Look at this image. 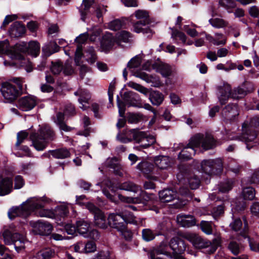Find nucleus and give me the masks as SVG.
I'll use <instances>...</instances> for the list:
<instances>
[{"instance_id":"nucleus-14","label":"nucleus","mask_w":259,"mask_h":259,"mask_svg":"<svg viewBox=\"0 0 259 259\" xmlns=\"http://www.w3.org/2000/svg\"><path fill=\"white\" fill-rule=\"evenodd\" d=\"M36 234L41 236H48L51 233L53 227L49 223L38 220L32 224Z\"/></svg>"},{"instance_id":"nucleus-38","label":"nucleus","mask_w":259,"mask_h":259,"mask_svg":"<svg viewBox=\"0 0 259 259\" xmlns=\"http://www.w3.org/2000/svg\"><path fill=\"white\" fill-rule=\"evenodd\" d=\"M133 36L132 34L130 32L126 30H121L116 33V42H130V39Z\"/></svg>"},{"instance_id":"nucleus-23","label":"nucleus","mask_w":259,"mask_h":259,"mask_svg":"<svg viewBox=\"0 0 259 259\" xmlns=\"http://www.w3.org/2000/svg\"><path fill=\"white\" fill-rule=\"evenodd\" d=\"M13 188V180L9 177L0 176V196H5L10 193Z\"/></svg>"},{"instance_id":"nucleus-3","label":"nucleus","mask_w":259,"mask_h":259,"mask_svg":"<svg viewBox=\"0 0 259 259\" xmlns=\"http://www.w3.org/2000/svg\"><path fill=\"white\" fill-rule=\"evenodd\" d=\"M135 17L139 20L133 23L132 30L137 33H142L147 38H151L154 32L150 28L152 23L149 12L146 10H138L135 12Z\"/></svg>"},{"instance_id":"nucleus-48","label":"nucleus","mask_w":259,"mask_h":259,"mask_svg":"<svg viewBox=\"0 0 259 259\" xmlns=\"http://www.w3.org/2000/svg\"><path fill=\"white\" fill-rule=\"evenodd\" d=\"M201 230L204 233L210 235L212 233V222L210 221H202L199 225Z\"/></svg>"},{"instance_id":"nucleus-25","label":"nucleus","mask_w":259,"mask_h":259,"mask_svg":"<svg viewBox=\"0 0 259 259\" xmlns=\"http://www.w3.org/2000/svg\"><path fill=\"white\" fill-rule=\"evenodd\" d=\"M146 96L148 97L151 104L154 106H158L160 105L164 100V95L158 91L149 90Z\"/></svg>"},{"instance_id":"nucleus-42","label":"nucleus","mask_w":259,"mask_h":259,"mask_svg":"<svg viewBox=\"0 0 259 259\" xmlns=\"http://www.w3.org/2000/svg\"><path fill=\"white\" fill-rule=\"evenodd\" d=\"M219 4L229 13L231 12L232 9L235 8L237 5L236 2L234 0H220Z\"/></svg>"},{"instance_id":"nucleus-55","label":"nucleus","mask_w":259,"mask_h":259,"mask_svg":"<svg viewBox=\"0 0 259 259\" xmlns=\"http://www.w3.org/2000/svg\"><path fill=\"white\" fill-rule=\"evenodd\" d=\"M108 166L109 168L113 169L114 173L115 175L122 177L123 172L122 171L121 165L118 163H115L112 160H111Z\"/></svg>"},{"instance_id":"nucleus-22","label":"nucleus","mask_w":259,"mask_h":259,"mask_svg":"<svg viewBox=\"0 0 259 259\" xmlns=\"http://www.w3.org/2000/svg\"><path fill=\"white\" fill-rule=\"evenodd\" d=\"M65 116V115L63 112H58L56 113V116L53 117V121L60 131L66 132H71L74 128L66 124L64 121Z\"/></svg>"},{"instance_id":"nucleus-1","label":"nucleus","mask_w":259,"mask_h":259,"mask_svg":"<svg viewBox=\"0 0 259 259\" xmlns=\"http://www.w3.org/2000/svg\"><path fill=\"white\" fill-rule=\"evenodd\" d=\"M56 137L54 130L49 125L44 126L37 132H32L29 136L32 142L31 146L38 151L44 150L49 142L54 141Z\"/></svg>"},{"instance_id":"nucleus-36","label":"nucleus","mask_w":259,"mask_h":259,"mask_svg":"<svg viewBox=\"0 0 259 259\" xmlns=\"http://www.w3.org/2000/svg\"><path fill=\"white\" fill-rule=\"evenodd\" d=\"M59 50L60 47L56 42L45 45L42 48V53L47 57L50 56Z\"/></svg>"},{"instance_id":"nucleus-44","label":"nucleus","mask_w":259,"mask_h":259,"mask_svg":"<svg viewBox=\"0 0 259 259\" xmlns=\"http://www.w3.org/2000/svg\"><path fill=\"white\" fill-rule=\"evenodd\" d=\"M233 181L232 180H227L221 183L219 185V190L222 193H226L233 188Z\"/></svg>"},{"instance_id":"nucleus-37","label":"nucleus","mask_w":259,"mask_h":259,"mask_svg":"<svg viewBox=\"0 0 259 259\" xmlns=\"http://www.w3.org/2000/svg\"><path fill=\"white\" fill-rule=\"evenodd\" d=\"M154 162L160 169H166L169 165L168 157L163 155H158L154 158Z\"/></svg>"},{"instance_id":"nucleus-20","label":"nucleus","mask_w":259,"mask_h":259,"mask_svg":"<svg viewBox=\"0 0 259 259\" xmlns=\"http://www.w3.org/2000/svg\"><path fill=\"white\" fill-rule=\"evenodd\" d=\"M95 3V0H83L81 8L78 9L80 19L82 21H85L88 17H90L93 13L90 11L91 8Z\"/></svg>"},{"instance_id":"nucleus-31","label":"nucleus","mask_w":259,"mask_h":259,"mask_svg":"<svg viewBox=\"0 0 259 259\" xmlns=\"http://www.w3.org/2000/svg\"><path fill=\"white\" fill-rule=\"evenodd\" d=\"M247 227H245L243 231L240 233V236L247 239L250 248L252 251L259 252V242H257L253 239L249 237L247 234Z\"/></svg>"},{"instance_id":"nucleus-13","label":"nucleus","mask_w":259,"mask_h":259,"mask_svg":"<svg viewBox=\"0 0 259 259\" xmlns=\"http://www.w3.org/2000/svg\"><path fill=\"white\" fill-rule=\"evenodd\" d=\"M27 44L21 42L15 44L12 50H11V57L13 59L22 60L24 59V54L27 53Z\"/></svg>"},{"instance_id":"nucleus-26","label":"nucleus","mask_w":259,"mask_h":259,"mask_svg":"<svg viewBox=\"0 0 259 259\" xmlns=\"http://www.w3.org/2000/svg\"><path fill=\"white\" fill-rule=\"evenodd\" d=\"M116 42V37H114L112 33L106 32L102 37L101 40V46L104 50L111 49Z\"/></svg>"},{"instance_id":"nucleus-62","label":"nucleus","mask_w":259,"mask_h":259,"mask_svg":"<svg viewBox=\"0 0 259 259\" xmlns=\"http://www.w3.org/2000/svg\"><path fill=\"white\" fill-rule=\"evenodd\" d=\"M243 193L245 199L252 200L255 197V190L252 187H246L243 189Z\"/></svg>"},{"instance_id":"nucleus-61","label":"nucleus","mask_w":259,"mask_h":259,"mask_svg":"<svg viewBox=\"0 0 259 259\" xmlns=\"http://www.w3.org/2000/svg\"><path fill=\"white\" fill-rule=\"evenodd\" d=\"M83 248L86 253L94 252L96 250V244L94 241L91 240L88 241L84 246L82 244H80Z\"/></svg>"},{"instance_id":"nucleus-51","label":"nucleus","mask_w":259,"mask_h":259,"mask_svg":"<svg viewBox=\"0 0 259 259\" xmlns=\"http://www.w3.org/2000/svg\"><path fill=\"white\" fill-rule=\"evenodd\" d=\"M209 22L213 27L217 28L224 27L228 24L223 19L218 18L209 19Z\"/></svg>"},{"instance_id":"nucleus-4","label":"nucleus","mask_w":259,"mask_h":259,"mask_svg":"<svg viewBox=\"0 0 259 259\" xmlns=\"http://www.w3.org/2000/svg\"><path fill=\"white\" fill-rule=\"evenodd\" d=\"M259 126V117H254L250 120V123H244L242 125V132L241 136H236L233 139L242 141L246 145V148L250 150L253 147L250 146L249 143L253 142L257 136L255 127Z\"/></svg>"},{"instance_id":"nucleus-35","label":"nucleus","mask_w":259,"mask_h":259,"mask_svg":"<svg viewBox=\"0 0 259 259\" xmlns=\"http://www.w3.org/2000/svg\"><path fill=\"white\" fill-rule=\"evenodd\" d=\"M40 44L37 41H30L27 44V54L36 57L40 53Z\"/></svg>"},{"instance_id":"nucleus-58","label":"nucleus","mask_w":259,"mask_h":259,"mask_svg":"<svg viewBox=\"0 0 259 259\" xmlns=\"http://www.w3.org/2000/svg\"><path fill=\"white\" fill-rule=\"evenodd\" d=\"M93 259H114L111 253L109 250H101L99 251Z\"/></svg>"},{"instance_id":"nucleus-46","label":"nucleus","mask_w":259,"mask_h":259,"mask_svg":"<svg viewBox=\"0 0 259 259\" xmlns=\"http://www.w3.org/2000/svg\"><path fill=\"white\" fill-rule=\"evenodd\" d=\"M156 236V234L155 232L150 229H144L142 231V238L146 242H149L153 240Z\"/></svg>"},{"instance_id":"nucleus-43","label":"nucleus","mask_w":259,"mask_h":259,"mask_svg":"<svg viewBox=\"0 0 259 259\" xmlns=\"http://www.w3.org/2000/svg\"><path fill=\"white\" fill-rule=\"evenodd\" d=\"M120 190L137 192L139 191V187L132 182H125L121 184L119 187Z\"/></svg>"},{"instance_id":"nucleus-17","label":"nucleus","mask_w":259,"mask_h":259,"mask_svg":"<svg viewBox=\"0 0 259 259\" xmlns=\"http://www.w3.org/2000/svg\"><path fill=\"white\" fill-rule=\"evenodd\" d=\"M8 32L11 37L18 38L22 37L25 34L26 28L22 22L15 21L11 24Z\"/></svg>"},{"instance_id":"nucleus-53","label":"nucleus","mask_w":259,"mask_h":259,"mask_svg":"<svg viewBox=\"0 0 259 259\" xmlns=\"http://www.w3.org/2000/svg\"><path fill=\"white\" fill-rule=\"evenodd\" d=\"M126 223L127 227V224H132L135 221V217L133 212L127 210L120 213Z\"/></svg>"},{"instance_id":"nucleus-54","label":"nucleus","mask_w":259,"mask_h":259,"mask_svg":"<svg viewBox=\"0 0 259 259\" xmlns=\"http://www.w3.org/2000/svg\"><path fill=\"white\" fill-rule=\"evenodd\" d=\"M63 113L67 117H72L76 114L75 106L71 103L65 105Z\"/></svg>"},{"instance_id":"nucleus-49","label":"nucleus","mask_w":259,"mask_h":259,"mask_svg":"<svg viewBox=\"0 0 259 259\" xmlns=\"http://www.w3.org/2000/svg\"><path fill=\"white\" fill-rule=\"evenodd\" d=\"M69 213L68 208L65 205L57 206L54 209V214L61 218H65Z\"/></svg>"},{"instance_id":"nucleus-29","label":"nucleus","mask_w":259,"mask_h":259,"mask_svg":"<svg viewBox=\"0 0 259 259\" xmlns=\"http://www.w3.org/2000/svg\"><path fill=\"white\" fill-rule=\"evenodd\" d=\"M178 224L183 227L194 226V217L192 215L179 214L177 217Z\"/></svg>"},{"instance_id":"nucleus-15","label":"nucleus","mask_w":259,"mask_h":259,"mask_svg":"<svg viewBox=\"0 0 259 259\" xmlns=\"http://www.w3.org/2000/svg\"><path fill=\"white\" fill-rule=\"evenodd\" d=\"M222 116L226 120L231 121L239 115L237 104H229L222 111Z\"/></svg>"},{"instance_id":"nucleus-33","label":"nucleus","mask_w":259,"mask_h":259,"mask_svg":"<svg viewBox=\"0 0 259 259\" xmlns=\"http://www.w3.org/2000/svg\"><path fill=\"white\" fill-rule=\"evenodd\" d=\"M56 255L54 249L51 248H42L36 254L37 259H52Z\"/></svg>"},{"instance_id":"nucleus-27","label":"nucleus","mask_w":259,"mask_h":259,"mask_svg":"<svg viewBox=\"0 0 259 259\" xmlns=\"http://www.w3.org/2000/svg\"><path fill=\"white\" fill-rule=\"evenodd\" d=\"M152 69L160 73L163 77L165 78L169 77L172 74L171 67L168 64H160L154 62L152 65Z\"/></svg>"},{"instance_id":"nucleus-50","label":"nucleus","mask_w":259,"mask_h":259,"mask_svg":"<svg viewBox=\"0 0 259 259\" xmlns=\"http://www.w3.org/2000/svg\"><path fill=\"white\" fill-rule=\"evenodd\" d=\"M63 62L60 60L52 62L51 72L55 75L59 74L63 70Z\"/></svg>"},{"instance_id":"nucleus-34","label":"nucleus","mask_w":259,"mask_h":259,"mask_svg":"<svg viewBox=\"0 0 259 259\" xmlns=\"http://www.w3.org/2000/svg\"><path fill=\"white\" fill-rule=\"evenodd\" d=\"M95 225L102 229H106L108 227V223L106 222L104 213L101 210L94 216Z\"/></svg>"},{"instance_id":"nucleus-16","label":"nucleus","mask_w":259,"mask_h":259,"mask_svg":"<svg viewBox=\"0 0 259 259\" xmlns=\"http://www.w3.org/2000/svg\"><path fill=\"white\" fill-rule=\"evenodd\" d=\"M118 190V188L117 187L114 186L113 184H110V186L104 188L102 189V192L107 198L112 202L116 201L117 198L121 201H124L125 200V197L117 193V191Z\"/></svg>"},{"instance_id":"nucleus-32","label":"nucleus","mask_w":259,"mask_h":259,"mask_svg":"<svg viewBox=\"0 0 259 259\" xmlns=\"http://www.w3.org/2000/svg\"><path fill=\"white\" fill-rule=\"evenodd\" d=\"M52 156L55 159H65L69 158L71 156V153L69 149L66 147H62L52 150Z\"/></svg>"},{"instance_id":"nucleus-59","label":"nucleus","mask_w":259,"mask_h":259,"mask_svg":"<svg viewBox=\"0 0 259 259\" xmlns=\"http://www.w3.org/2000/svg\"><path fill=\"white\" fill-rule=\"evenodd\" d=\"M106 7H107L104 5L100 4L94 8L96 16L99 20L102 18L103 15L107 12Z\"/></svg>"},{"instance_id":"nucleus-40","label":"nucleus","mask_w":259,"mask_h":259,"mask_svg":"<svg viewBox=\"0 0 259 259\" xmlns=\"http://www.w3.org/2000/svg\"><path fill=\"white\" fill-rule=\"evenodd\" d=\"M137 168L145 174H149L152 171L154 165L151 163L143 161L138 163Z\"/></svg>"},{"instance_id":"nucleus-63","label":"nucleus","mask_w":259,"mask_h":259,"mask_svg":"<svg viewBox=\"0 0 259 259\" xmlns=\"http://www.w3.org/2000/svg\"><path fill=\"white\" fill-rule=\"evenodd\" d=\"M128 85L130 87H131V88L136 90L137 91H138L140 93L143 94L145 96L148 93V92L149 91V89L143 87L142 85H141L138 83H135L133 81H130L128 83Z\"/></svg>"},{"instance_id":"nucleus-9","label":"nucleus","mask_w":259,"mask_h":259,"mask_svg":"<svg viewBox=\"0 0 259 259\" xmlns=\"http://www.w3.org/2000/svg\"><path fill=\"white\" fill-rule=\"evenodd\" d=\"M76 230L78 233L85 238H94L98 235V231L92 228L91 224L84 220H80L76 222Z\"/></svg>"},{"instance_id":"nucleus-7","label":"nucleus","mask_w":259,"mask_h":259,"mask_svg":"<svg viewBox=\"0 0 259 259\" xmlns=\"http://www.w3.org/2000/svg\"><path fill=\"white\" fill-rule=\"evenodd\" d=\"M107 220L108 226L121 234H123L127 230L125 221L120 213H110Z\"/></svg>"},{"instance_id":"nucleus-2","label":"nucleus","mask_w":259,"mask_h":259,"mask_svg":"<svg viewBox=\"0 0 259 259\" xmlns=\"http://www.w3.org/2000/svg\"><path fill=\"white\" fill-rule=\"evenodd\" d=\"M35 201L30 204L29 199L25 202H23L19 206L12 207L8 212V217L11 220H14L17 217L27 218L30 214L32 209H39L44 207L45 202H47V198L34 197Z\"/></svg>"},{"instance_id":"nucleus-21","label":"nucleus","mask_w":259,"mask_h":259,"mask_svg":"<svg viewBox=\"0 0 259 259\" xmlns=\"http://www.w3.org/2000/svg\"><path fill=\"white\" fill-rule=\"evenodd\" d=\"M124 134L126 136L127 138H121L120 141L122 143H127L131 142L132 140H134L138 143H140L142 141L141 139L143 136V132L139 131V130L135 128L130 130L126 129L125 131Z\"/></svg>"},{"instance_id":"nucleus-64","label":"nucleus","mask_w":259,"mask_h":259,"mask_svg":"<svg viewBox=\"0 0 259 259\" xmlns=\"http://www.w3.org/2000/svg\"><path fill=\"white\" fill-rule=\"evenodd\" d=\"M240 166L233 160H231L227 166L228 170L231 171L236 174L240 172Z\"/></svg>"},{"instance_id":"nucleus-12","label":"nucleus","mask_w":259,"mask_h":259,"mask_svg":"<svg viewBox=\"0 0 259 259\" xmlns=\"http://www.w3.org/2000/svg\"><path fill=\"white\" fill-rule=\"evenodd\" d=\"M169 246L172 250L174 256L183 254L186 248V245L184 240L179 237L172 238L169 242Z\"/></svg>"},{"instance_id":"nucleus-39","label":"nucleus","mask_w":259,"mask_h":259,"mask_svg":"<svg viewBox=\"0 0 259 259\" xmlns=\"http://www.w3.org/2000/svg\"><path fill=\"white\" fill-rule=\"evenodd\" d=\"M138 191H139V193L137 197L134 198L135 199V200L134 201V202L145 204L150 200L151 198V194L148 193L146 191L140 190L139 189Z\"/></svg>"},{"instance_id":"nucleus-8","label":"nucleus","mask_w":259,"mask_h":259,"mask_svg":"<svg viewBox=\"0 0 259 259\" xmlns=\"http://www.w3.org/2000/svg\"><path fill=\"white\" fill-rule=\"evenodd\" d=\"M220 240L218 238L213 239L212 242L195 234V249L206 248L209 247L207 252L209 254L214 253L220 245Z\"/></svg>"},{"instance_id":"nucleus-24","label":"nucleus","mask_w":259,"mask_h":259,"mask_svg":"<svg viewBox=\"0 0 259 259\" xmlns=\"http://www.w3.org/2000/svg\"><path fill=\"white\" fill-rule=\"evenodd\" d=\"M188 148L194 150V136L191 137L187 146L178 154V158L181 161H188L192 158L191 153L187 150Z\"/></svg>"},{"instance_id":"nucleus-45","label":"nucleus","mask_w":259,"mask_h":259,"mask_svg":"<svg viewBox=\"0 0 259 259\" xmlns=\"http://www.w3.org/2000/svg\"><path fill=\"white\" fill-rule=\"evenodd\" d=\"M228 247L230 251L235 255L240 253L243 250L241 245L235 241H231L229 243Z\"/></svg>"},{"instance_id":"nucleus-30","label":"nucleus","mask_w":259,"mask_h":259,"mask_svg":"<svg viewBox=\"0 0 259 259\" xmlns=\"http://www.w3.org/2000/svg\"><path fill=\"white\" fill-rule=\"evenodd\" d=\"M128 20L125 18L115 19L109 22L108 28L111 30L116 31L122 28H126Z\"/></svg>"},{"instance_id":"nucleus-56","label":"nucleus","mask_w":259,"mask_h":259,"mask_svg":"<svg viewBox=\"0 0 259 259\" xmlns=\"http://www.w3.org/2000/svg\"><path fill=\"white\" fill-rule=\"evenodd\" d=\"M28 136V133L25 131H21L17 133V142L15 144V148L16 149H18L21 144L27 138Z\"/></svg>"},{"instance_id":"nucleus-60","label":"nucleus","mask_w":259,"mask_h":259,"mask_svg":"<svg viewBox=\"0 0 259 259\" xmlns=\"http://www.w3.org/2000/svg\"><path fill=\"white\" fill-rule=\"evenodd\" d=\"M211 212L213 218L215 220H217L224 212V205H220L217 207H214L212 208Z\"/></svg>"},{"instance_id":"nucleus-6","label":"nucleus","mask_w":259,"mask_h":259,"mask_svg":"<svg viewBox=\"0 0 259 259\" xmlns=\"http://www.w3.org/2000/svg\"><path fill=\"white\" fill-rule=\"evenodd\" d=\"M201 166L202 170L209 176L219 175L223 169V162L221 158L204 160Z\"/></svg>"},{"instance_id":"nucleus-11","label":"nucleus","mask_w":259,"mask_h":259,"mask_svg":"<svg viewBox=\"0 0 259 259\" xmlns=\"http://www.w3.org/2000/svg\"><path fill=\"white\" fill-rule=\"evenodd\" d=\"M36 105V98L31 95L21 98L16 103L17 108L23 111H30L33 109Z\"/></svg>"},{"instance_id":"nucleus-47","label":"nucleus","mask_w":259,"mask_h":259,"mask_svg":"<svg viewBox=\"0 0 259 259\" xmlns=\"http://www.w3.org/2000/svg\"><path fill=\"white\" fill-rule=\"evenodd\" d=\"M245 89L242 88L241 85L236 88H234L232 91L231 98L234 99L242 98L246 95L245 94Z\"/></svg>"},{"instance_id":"nucleus-19","label":"nucleus","mask_w":259,"mask_h":259,"mask_svg":"<svg viewBox=\"0 0 259 259\" xmlns=\"http://www.w3.org/2000/svg\"><path fill=\"white\" fill-rule=\"evenodd\" d=\"M125 101L128 106L142 108L143 103L139 95L133 92H125L124 93Z\"/></svg>"},{"instance_id":"nucleus-5","label":"nucleus","mask_w":259,"mask_h":259,"mask_svg":"<svg viewBox=\"0 0 259 259\" xmlns=\"http://www.w3.org/2000/svg\"><path fill=\"white\" fill-rule=\"evenodd\" d=\"M15 84L9 82L2 83L1 92L6 102L12 103L22 94V83L17 78L14 79Z\"/></svg>"},{"instance_id":"nucleus-10","label":"nucleus","mask_w":259,"mask_h":259,"mask_svg":"<svg viewBox=\"0 0 259 259\" xmlns=\"http://www.w3.org/2000/svg\"><path fill=\"white\" fill-rule=\"evenodd\" d=\"M195 147L201 146L207 150L213 148L215 146V142L212 137L207 135L205 137L201 134H195Z\"/></svg>"},{"instance_id":"nucleus-18","label":"nucleus","mask_w":259,"mask_h":259,"mask_svg":"<svg viewBox=\"0 0 259 259\" xmlns=\"http://www.w3.org/2000/svg\"><path fill=\"white\" fill-rule=\"evenodd\" d=\"M218 97L222 105L226 104L229 98L231 97V88L228 84H224L218 88Z\"/></svg>"},{"instance_id":"nucleus-57","label":"nucleus","mask_w":259,"mask_h":259,"mask_svg":"<svg viewBox=\"0 0 259 259\" xmlns=\"http://www.w3.org/2000/svg\"><path fill=\"white\" fill-rule=\"evenodd\" d=\"M169 247V243L168 244L166 241H162L156 249V252L158 254H167V249Z\"/></svg>"},{"instance_id":"nucleus-52","label":"nucleus","mask_w":259,"mask_h":259,"mask_svg":"<svg viewBox=\"0 0 259 259\" xmlns=\"http://www.w3.org/2000/svg\"><path fill=\"white\" fill-rule=\"evenodd\" d=\"M91 98L89 91L87 89H82L78 101L80 104L89 103Z\"/></svg>"},{"instance_id":"nucleus-41","label":"nucleus","mask_w":259,"mask_h":259,"mask_svg":"<svg viewBox=\"0 0 259 259\" xmlns=\"http://www.w3.org/2000/svg\"><path fill=\"white\" fill-rule=\"evenodd\" d=\"M86 56L88 57L87 61L90 64L95 63L97 59V54L93 46H89L85 51Z\"/></svg>"},{"instance_id":"nucleus-28","label":"nucleus","mask_w":259,"mask_h":259,"mask_svg":"<svg viewBox=\"0 0 259 259\" xmlns=\"http://www.w3.org/2000/svg\"><path fill=\"white\" fill-rule=\"evenodd\" d=\"M177 192L171 189H165L159 192V197L161 201L168 202L172 201L177 197Z\"/></svg>"}]
</instances>
